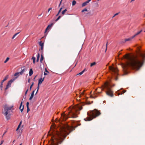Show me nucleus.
<instances>
[{"label":"nucleus","instance_id":"a19ab883","mask_svg":"<svg viewBox=\"0 0 145 145\" xmlns=\"http://www.w3.org/2000/svg\"><path fill=\"white\" fill-rule=\"evenodd\" d=\"M32 59L33 60H35L36 58L35 57L33 56L32 58Z\"/></svg>","mask_w":145,"mask_h":145},{"label":"nucleus","instance_id":"09e8293b","mask_svg":"<svg viewBox=\"0 0 145 145\" xmlns=\"http://www.w3.org/2000/svg\"><path fill=\"white\" fill-rule=\"evenodd\" d=\"M5 80H4V79H3L1 82V83L3 84L4 82H5Z\"/></svg>","mask_w":145,"mask_h":145},{"label":"nucleus","instance_id":"6ab92c4d","mask_svg":"<svg viewBox=\"0 0 145 145\" xmlns=\"http://www.w3.org/2000/svg\"><path fill=\"white\" fill-rule=\"evenodd\" d=\"M40 56V54L39 53L37 54V62H38L39 60Z\"/></svg>","mask_w":145,"mask_h":145},{"label":"nucleus","instance_id":"1a4fd4ad","mask_svg":"<svg viewBox=\"0 0 145 145\" xmlns=\"http://www.w3.org/2000/svg\"><path fill=\"white\" fill-rule=\"evenodd\" d=\"M142 31V30H141L140 31H138L137 33H136L134 35H133L131 37L128 38V39H125L124 42H126V41H130L131 40L133 39L137 35H138L139 34H140L141 32Z\"/></svg>","mask_w":145,"mask_h":145},{"label":"nucleus","instance_id":"5701e85b","mask_svg":"<svg viewBox=\"0 0 145 145\" xmlns=\"http://www.w3.org/2000/svg\"><path fill=\"white\" fill-rule=\"evenodd\" d=\"M10 86H10L9 85L7 84L6 86V87L5 88V90H7V89H8L9 88Z\"/></svg>","mask_w":145,"mask_h":145},{"label":"nucleus","instance_id":"f257e3e1","mask_svg":"<svg viewBox=\"0 0 145 145\" xmlns=\"http://www.w3.org/2000/svg\"><path fill=\"white\" fill-rule=\"evenodd\" d=\"M59 129L60 131L55 129L51 133H48V136H51L49 145H58V144H61L63 140V138L65 133L70 129V127L68 125L63 124Z\"/></svg>","mask_w":145,"mask_h":145},{"label":"nucleus","instance_id":"cd10ccee","mask_svg":"<svg viewBox=\"0 0 145 145\" xmlns=\"http://www.w3.org/2000/svg\"><path fill=\"white\" fill-rule=\"evenodd\" d=\"M9 59V58L8 57H7L6 59L5 60V61L4 62V63H6Z\"/></svg>","mask_w":145,"mask_h":145},{"label":"nucleus","instance_id":"9b49d317","mask_svg":"<svg viewBox=\"0 0 145 145\" xmlns=\"http://www.w3.org/2000/svg\"><path fill=\"white\" fill-rule=\"evenodd\" d=\"M44 77L42 78H41L38 81V84L40 85V84H41L42 82L44 81Z\"/></svg>","mask_w":145,"mask_h":145},{"label":"nucleus","instance_id":"c03bdc74","mask_svg":"<svg viewBox=\"0 0 145 145\" xmlns=\"http://www.w3.org/2000/svg\"><path fill=\"white\" fill-rule=\"evenodd\" d=\"M29 103L28 102H27L26 103V106L27 107H29Z\"/></svg>","mask_w":145,"mask_h":145},{"label":"nucleus","instance_id":"393cba45","mask_svg":"<svg viewBox=\"0 0 145 145\" xmlns=\"http://www.w3.org/2000/svg\"><path fill=\"white\" fill-rule=\"evenodd\" d=\"M67 11V9H65L64 10H63L62 12V14L63 15H64L65 14V12Z\"/></svg>","mask_w":145,"mask_h":145},{"label":"nucleus","instance_id":"7c9ffc66","mask_svg":"<svg viewBox=\"0 0 145 145\" xmlns=\"http://www.w3.org/2000/svg\"><path fill=\"white\" fill-rule=\"evenodd\" d=\"M8 75H7L5 77V78L3 79L4 80L6 81L8 78Z\"/></svg>","mask_w":145,"mask_h":145},{"label":"nucleus","instance_id":"bf43d9fd","mask_svg":"<svg viewBox=\"0 0 145 145\" xmlns=\"http://www.w3.org/2000/svg\"><path fill=\"white\" fill-rule=\"evenodd\" d=\"M20 127V125H18L17 128H18L19 129Z\"/></svg>","mask_w":145,"mask_h":145},{"label":"nucleus","instance_id":"37998d69","mask_svg":"<svg viewBox=\"0 0 145 145\" xmlns=\"http://www.w3.org/2000/svg\"><path fill=\"white\" fill-rule=\"evenodd\" d=\"M91 0H88V1H86L85 2V3H86L87 4L88 3H89V2L91 1Z\"/></svg>","mask_w":145,"mask_h":145},{"label":"nucleus","instance_id":"dca6fc26","mask_svg":"<svg viewBox=\"0 0 145 145\" xmlns=\"http://www.w3.org/2000/svg\"><path fill=\"white\" fill-rule=\"evenodd\" d=\"M34 92H35V91L34 90L32 93H31V94L30 97L29 98V99L30 100H31L32 99V98H33V96H34Z\"/></svg>","mask_w":145,"mask_h":145},{"label":"nucleus","instance_id":"6e6552de","mask_svg":"<svg viewBox=\"0 0 145 145\" xmlns=\"http://www.w3.org/2000/svg\"><path fill=\"white\" fill-rule=\"evenodd\" d=\"M21 71L19 72H18L15 73L14 74L15 76H18L16 77V78H17L19 76V74H20V75H22L24 72L26 71V69L25 68V67H24L21 68Z\"/></svg>","mask_w":145,"mask_h":145},{"label":"nucleus","instance_id":"9d476101","mask_svg":"<svg viewBox=\"0 0 145 145\" xmlns=\"http://www.w3.org/2000/svg\"><path fill=\"white\" fill-rule=\"evenodd\" d=\"M81 90H78L77 91H75V94H76V95L77 96V95L78 94V93L80 94V95L79 96V98H80L81 96V95H84V93L85 91V90H83V91L82 92H80Z\"/></svg>","mask_w":145,"mask_h":145},{"label":"nucleus","instance_id":"f704fd0d","mask_svg":"<svg viewBox=\"0 0 145 145\" xmlns=\"http://www.w3.org/2000/svg\"><path fill=\"white\" fill-rule=\"evenodd\" d=\"M61 18V16H59L55 20V21H57L60 18Z\"/></svg>","mask_w":145,"mask_h":145},{"label":"nucleus","instance_id":"58836bf2","mask_svg":"<svg viewBox=\"0 0 145 145\" xmlns=\"http://www.w3.org/2000/svg\"><path fill=\"white\" fill-rule=\"evenodd\" d=\"M39 85L38 84V87H37V92H36V94L37 93V92H38V90H39Z\"/></svg>","mask_w":145,"mask_h":145},{"label":"nucleus","instance_id":"473e14b6","mask_svg":"<svg viewBox=\"0 0 145 145\" xmlns=\"http://www.w3.org/2000/svg\"><path fill=\"white\" fill-rule=\"evenodd\" d=\"M87 5V4L85 2L82 4V6L83 7L86 6Z\"/></svg>","mask_w":145,"mask_h":145},{"label":"nucleus","instance_id":"412c9836","mask_svg":"<svg viewBox=\"0 0 145 145\" xmlns=\"http://www.w3.org/2000/svg\"><path fill=\"white\" fill-rule=\"evenodd\" d=\"M96 63L95 62H94L93 63H91L90 64V66L91 67H92L93 66H94L95 65Z\"/></svg>","mask_w":145,"mask_h":145},{"label":"nucleus","instance_id":"b1692460","mask_svg":"<svg viewBox=\"0 0 145 145\" xmlns=\"http://www.w3.org/2000/svg\"><path fill=\"white\" fill-rule=\"evenodd\" d=\"M10 86H10L9 85L7 84L6 86V87L5 88V90H7V89H8L9 88Z\"/></svg>","mask_w":145,"mask_h":145},{"label":"nucleus","instance_id":"c9c22d12","mask_svg":"<svg viewBox=\"0 0 145 145\" xmlns=\"http://www.w3.org/2000/svg\"><path fill=\"white\" fill-rule=\"evenodd\" d=\"M88 10L86 8H85L84 9H83L82 10L81 12H83L84 11H87Z\"/></svg>","mask_w":145,"mask_h":145},{"label":"nucleus","instance_id":"f03ea898","mask_svg":"<svg viewBox=\"0 0 145 145\" xmlns=\"http://www.w3.org/2000/svg\"><path fill=\"white\" fill-rule=\"evenodd\" d=\"M125 58L128 60L127 65L133 69L138 70L143 65L145 61V53L139 52L137 56L130 57L126 55Z\"/></svg>","mask_w":145,"mask_h":145},{"label":"nucleus","instance_id":"13d9d810","mask_svg":"<svg viewBox=\"0 0 145 145\" xmlns=\"http://www.w3.org/2000/svg\"><path fill=\"white\" fill-rule=\"evenodd\" d=\"M30 78H29V79H28V82L29 83V82H30Z\"/></svg>","mask_w":145,"mask_h":145},{"label":"nucleus","instance_id":"052dcab7","mask_svg":"<svg viewBox=\"0 0 145 145\" xmlns=\"http://www.w3.org/2000/svg\"><path fill=\"white\" fill-rule=\"evenodd\" d=\"M47 74L46 73H45V72H44V75H46Z\"/></svg>","mask_w":145,"mask_h":145},{"label":"nucleus","instance_id":"8fccbe9b","mask_svg":"<svg viewBox=\"0 0 145 145\" xmlns=\"http://www.w3.org/2000/svg\"><path fill=\"white\" fill-rule=\"evenodd\" d=\"M5 80H4V79H3L1 82V83L3 84L4 82H5Z\"/></svg>","mask_w":145,"mask_h":145},{"label":"nucleus","instance_id":"680f3d73","mask_svg":"<svg viewBox=\"0 0 145 145\" xmlns=\"http://www.w3.org/2000/svg\"><path fill=\"white\" fill-rule=\"evenodd\" d=\"M15 141V140H14L12 142V143H13V144L14 143V142Z\"/></svg>","mask_w":145,"mask_h":145},{"label":"nucleus","instance_id":"49530a36","mask_svg":"<svg viewBox=\"0 0 145 145\" xmlns=\"http://www.w3.org/2000/svg\"><path fill=\"white\" fill-rule=\"evenodd\" d=\"M52 9V8H49L48 9V12H49Z\"/></svg>","mask_w":145,"mask_h":145},{"label":"nucleus","instance_id":"a18cd8bd","mask_svg":"<svg viewBox=\"0 0 145 145\" xmlns=\"http://www.w3.org/2000/svg\"><path fill=\"white\" fill-rule=\"evenodd\" d=\"M4 142V140H1V145L2 144H3V143Z\"/></svg>","mask_w":145,"mask_h":145},{"label":"nucleus","instance_id":"aec40b11","mask_svg":"<svg viewBox=\"0 0 145 145\" xmlns=\"http://www.w3.org/2000/svg\"><path fill=\"white\" fill-rule=\"evenodd\" d=\"M39 45L40 46H44V42H42V41H40V42H39Z\"/></svg>","mask_w":145,"mask_h":145},{"label":"nucleus","instance_id":"4468645a","mask_svg":"<svg viewBox=\"0 0 145 145\" xmlns=\"http://www.w3.org/2000/svg\"><path fill=\"white\" fill-rule=\"evenodd\" d=\"M87 69H86V68H85L81 72H80L79 73L76 74V75H82L83 74V73L85 71H87Z\"/></svg>","mask_w":145,"mask_h":145},{"label":"nucleus","instance_id":"864d4df0","mask_svg":"<svg viewBox=\"0 0 145 145\" xmlns=\"http://www.w3.org/2000/svg\"><path fill=\"white\" fill-rule=\"evenodd\" d=\"M62 0H61L60 1V3H59V6H60V5H61V2H62Z\"/></svg>","mask_w":145,"mask_h":145},{"label":"nucleus","instance_id":"de8ad7c7","mask_svg":"<svg viewBox=\"0 0 145 145\" xmlns=\"http://www.w3.org/2000/svg\"><path fill=\"white\" fill-rule=\"evenodd\" d=\"M5 80H4V79H3L1 82V83L3 84L4 82H5Z\"/></svg>","mask_w":145,"mask_h":145},{"label":"nucleus","instance_id":"2f4dec72","mask_svg":"<svg viewBox=\"0 0 145 145\" xmlns=\"http://www.w3.org/2000/svg\"><path fill=\"white\" fill-rule=\"evenodd\" d=\"M120 13V12H118V13H116V14H115L114 15V16L112 17V18H114L115 16L118 15V14H119Z\"/></svg>","mask_w":145,"mask_h":145},{"label":"nucleus","instance_id":"ddd939ff","mask_svg":"<svg viewBox=\"0 0 145 145\" xmlns=\"http://www.w3.org/2000/svg\"><path fill=\"white\" fill-rule=\"evenodd\" d=\"M53 25V23L51 24H50L49 25H48V26L47 27V28H46L45 32H46L47 30L49 29H50L51 27L52 26V25Z\"/></svg>","mask_w":145,"mask_h":145},{"label":"nucleus","instance_id":"39448f33","mask_svg":"<svg viewBox=\"0 0 145 145\" xmlns=\"http://www.w3.org/2000/svg\"><path fill=\"white\" fill-rule=\"evenodd\" d=\"M13 106V105L8 106L7 105H5L4 106V112H3V114L5 116L7 120H9L10 118L11 113L12 112V110L14 109Z\"/></svg>","mask_w":145,"mask_h":145},{"label":"nucleus","instance_id":"69168bd1","mask_svg":"<svg viewBox=\"0 0 145 145\" xmlns=\"http://www.w3.org/2000/svg\"><path fill=\"white\" fill-rule=\"evenodd\" d=\"M80 125V124H78V125H77L75 127H77V126H78V125Z\"/></svg>","mask_w":145,"mask_h":145},{"label":"nucleus","instance_id":"338daca9","mask_svg":"<svg viewBox=\"0 0 145 145\" xmlns=\"http://www.w3.org/2000/svg\"><path fill=\"white\" fill-rule=\"evenodd\" d=\"M91 97L92 98H95V97H93L92 96H91Z\"/></svg>","mask_w":145,"mask_h":145},{"label":"nucleus","instance_id":"72a5a7b5","mask_svg":"<svg viewBox=\"0 0 145 145\" xmlns=\"http://www.w3.org/2000/svg\"><path fill=\"white\" fill-rule=\"evenodd\" d=\"M33 84H34V83L33 82L32 83V84H31V86H30V89H29L30 90H31V88H32V87L33 86Z\"/></svg>","mask_w":145,"mask_h":145},{"label":"nucleus","instance_id":"c85d7f7f","mask_svg":"<svg viewBox=\"0 0 145 145\" xmlns=\"http://www.w3.org/2000/svg\"><path fill=\"white\" fill-rule=\"evenodd\" d=\"M3 84L2 83H1V84L0 85V88L1 89V90L2 91L3 90Z\"/></svg>","mask_w":145,"mask_h":145},{"label":"nucleus","instance_id":"2eb2a0df","mask_svg":"<svg viewBox=\"0 0 145 145\" xmlns=\"http://www.w3.org/2000/svg\"><path fill=\"white\" fill-rule=\"evenodd\" d=\"M44 58L43 56V52H42V53H41V58L40 59V62L41 63L42 62V61L43 60Z\"/></svg>","mask_w":145,"mask_h":145},{"label":"nucleus","instance_id":"4c0bfd02","mask_svg":"<svg viewBox=\"0 0 145 145\" xmlns=\"http://www.w3.org/2000/svg\"><path fill=\"white\" fill-rule=\"evenodd\" d=\"M126 91V90H125H125L123 91H122L120 92H121V93H120V94H122L123 93H125V92Z\"/></svg>","mask_w":145,"mask_h":145},{"label":"nucleus","instance_id":"3c124183","mask_svg":"<svg viewBox=\"0 0 145 145\" xmlns=\"http://www.w3.org/2000/svg\"><path fill=\"white\" fill-rule=\"evenodd\" d=\"M5 80H4V79H3L1 82V83L3 84L4 82H5Z\"/></svg>","mask_w":145,"mask_h":145},{"label":"nucleus","instance_id":"0e129e2a","mask_svg":"<svg viewBox=\"0 0 145 145\" xmlns=\"http://www.w3.org/2000/svg\"><path fill=\"white\" fill-rule=\"evenodd\" d=\"M19 128H17L16 129V131H17L18 129H19Z\"/></svg>","mask_w":145,"mask_h":145},{"label":"nucleus","instance_id":"f3484780","mask_svg":"<svg viewBox=\"0 0 145 145\" xmlns=\"http://www.w3.org/2000/svg\"><path fill=\"white\" fill-rule=\"evenodd\" d=\"M33 73V72L32 70V69H30L29 72V76H31Z\"/></svg>","mask_w":145,"mask_h":145},{"label":"nucleus","instance_id":"423d86ee","mask_svg":"<svg viewBox=\"0 0 145 145\" xmlns=\"http://www.w3.org/2000/svg\"><path fill=\"white\" fill-rule=\"evenodd\" d=\"M103 87V89L106 90V92L108 95L111 97L113 96V92L111 89V86L108 83H105Z\"/></svg>","mask_w":145,"mask_h":145},{"label":"nucleus","instance_id":"ea45409f","mask_svg":"<svg viewBox=\"0 0 145 145\" xmlns=\"http://www.w3.org/2000/svg\"><path fill=\"white\" fill-rule=\"evenodd\" d=\"M27 107V112L28 113L30 110V109L29 108V107Z\"/></svg>","mask_w":145,"mask_h":145},{"label":"nucleus","instance_id":"a211bd4d","mask_svg":"<svg viewBox=\"0 0 145 145\" xmlns=\"http://www.w3.org/2000/svg\"><path fill=\"white\" fill-rule=\"evenodd\" d=\"M13 80H12V79L10 80V81H9L8 82L7 84L11 86V84L12 83V82H13Z\"/></svg>","mask_w":145,"mask_h":145},{"label":"nucleus","instance_id":"4d7b16f0","mask_svg":"<svg viewBox=\"0 0 145 145\" xmlns=\"http://www.w3.org/2000/svg\"><path fill=\"white\" fill-rule=\"evenodd\" d=\"M33 63L34 64L35 63V60H33Z\"/></svg>","mask_w":145,"mask_h":145},{"label":"nucleus","instance_id":"4be33fe9","mask_svg":"<svg viewBox=\"0 0 145 145\" xmlns=\"http://www.w3.org/2000/svg\"><path fill=\"white\" fill-rule=\"evenodd\" d=\"M62 9V8H61L60 9V10H59V11H58V13L56 14V16H58L59 15V14L60 13V12H61V9Z\"/></svg>","mask_w":145,"mask_h":145},{"label":"nucleus","instance_id":"79ce46f5","mask_svg":"<svg viewBox=\"0 0 145 145\" xmlns=\"http://www.w3.org/2000/svg\"><path fill=\"white\" fill-rule=\"evenodd\" d=\"M107 45H108V42H107V43L106 44V50H105L106 51L107 49Z\"/></svg>","mask_w":145,"mask_h":145},{"label":"nucleus","instance_id":"5fc2aeb1","mask_svg":"<svg viewBox=\"0 0 145 145\" xmlns=\"http://www.w3.org/2000/svg\"><path fill=\"white\" fill-rule=\"evenodd\" d=\"M7 132V131H6L3 134V135L2 136V137H3V136L5 135V133Z\"/></svg>","mask_w":145,"mask_h":145},{"label":"nucleus","instance_id":"7ed1b4c3","mask_svg":"<svg viewBox=\"0 0 145 145\" xmlns=\"http://www.w3.org/2000/svg\"><path fill=\"white\" fill-rule=\"evenodd\" d=\"M82 108V106L77 105L74 107L70 106L69 108L68 114L66 115L65 112L61 114V119L59 120V121H65L68 118H76L78 117L77 115L79 114V110H81Z\"/></svg>","mask_w":145,"mask_h":145},{"label":"nucleus","instance_id":"c756f323","mask_svg":"<svg viewBox=\"0 0 145 145\" xmlns=\"http://www.w3.org/2000/svg\"><path fill=\"white\" fill-rule=\"evenodd\" d=\"M19 32H18V33H16L13 36L12 39H14V38L16 37V36L18 34H19Z\"/></svg>","mask_w":145,"mask_h":145},{"label":"nucleus","instance_id":"e2e57ef3","mask_svg":"<svg viewBox=\"0 0 145 145\" xmlns=\"http://www.w3.org/2000/svg\"><path fill=\"white\" fill-rule=\"evenodd\" d=\"M46 72H49L46 69Z\"/></svg>","mask_w":145,"mask_h":145},{"label":"nucleus","instance_id":"0eeeda50","mask_svg":"<svg viewBox=\"0 0 145 145\" xmlns=\"http://www.w3.org/2000/svg\"><path fill=\"white\" fill-rule=\"evenodd\" d=\"M109 69L112 72V74H114L115 75V80L116 81L118 79V78L117 76L118 75V71L117 69L114 67L110 66Z\"/></svg>","mask_w":145,"mask_h":145},{"label":"nucleus","instance_id":"f8f14e48","mask_svg":"<svg viewBox=\"0 0 145 145\" xmlns=\"http://www.w3.org/2000/svg\"><path fill=\"white\" fill-rule=\"evenodd\" d=\"M22 101L20 104V105L19 107V109H20L21 112H22L24 108V105L22 106Z\"/></svg>","mask_w":145,"mask_h":145},{"label":"nucleus","instance_id":"20e7f679","mask_svg":"<svg viewBox=\"0 0 145 145\" xmlns=\"http://www.w3.org/2000/svg\"><path fill=\"white\" fill-rule=\"evenodd\" d=\"M101 114V113L99 111L96 109H94L93 110L90 111L88 112V116L84 120L86 121H90L98 116Z\"/></svg>","mask_w":145,"mask_h":145},{"label":"nucleus","instance_id":"e433bc0d","mask_svg":"<svg viewBox=\"0 0 145 145\" xmlns=\"http://www.w3.org/2000/svg\"><path fill=\"white\" fill-rule=\"evenodd\" d=\"M72 123H73L74 124H76V125L77 123V122H76L75 121H72Z\"/></svg>","mask_w":145,"mask_h":145},{"label":"nucleus","instance_id":"a878e982","mask_svg":"<svg viewBox=\"0 0 145 145\" xmlns=\"http://www.w3.org/2000/svg\"><path fill=\"white\" fill-rule=\"evenodd\" d=\"M44 46H41L40 48L39 49V50L41 52V53H42V52H43V49Z\"/></svg>","mask_w":145,"mask_h":145},{"label":"nucleus","instance_id":"774afa93","mask_svg":"<svg viewBox=\"0 0 145 145\" xmlns=\"http://www.w3.org/2000/svg\"><path fill=\"white\" fill-rule=\"evenodd\" d=\"M144 31L145 32V29L144 30Z\"/></svg>","mask_w":145,"mask_h":145},{"label":"nucleus","instance_id":"6e6d98bb","mask_svg":"<svg viewBox=\"0 0 145 145\" xmlns=\"http://www.w3.org/2000/svg\"><path fill=\"white\" fill-rule=\"evenodd\" d=\"M22 121H21L20 122V123H19V125H21V124H22Z\"/></svg>","mask_w":145,"mask_h":145},{"label":"nucleus","instance_id":"bb28decb","mask_svg":"<svg viewBox=\"0 0 145 145\" xmlns=\"http://www.w3.org/2000/svg\"><path fill=\"white\" fill-rule=\"evenodd\" d=\"M76 2L74 0H73L72 2V6L76 4Z\"/></svg>","mask_w":145,"mask_h":145},{"label":"nucleus","instance_id":"603ef678","mask_svg":"<svg viewBox=\"0 0 145 145\" xmlns=\"http://www.w3.org/2000/svg\"><path fill=\"white\" fill-rule=\"evenodd\" d=\"M28 89H27V90L25 92V95H26L28 91Z\"/></svg>","mask_w":145,"mask_h":145}]
</instances>
